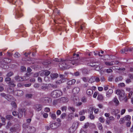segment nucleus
<instances>
[{"mask_svg":"<svg viewBox=\"0 0 133 133\" xmlns=\"http://www.w3.org/2000/svg\"><path fill=\"white\" fill-rule=\"evenodd\" d=\"M74 57L70 58L69 60L66 59L63 61V59L62 61H61L59 64V66L60 68L64 69H67L69 68L71 64L77 65L79 64H82L81 60L79 59V55L78 54H73Z\"/></svg>","mask_w":133,"mask_h":133,"instance_id":"nucleus-1","label":"nucleus"},{"mask_svg":"<svg viewBox=\"0 0 133 133\" xmlns=\"http://www.w3.org/2000/svg\"><path fill=\"white\" fill-rule=\"evenodd\" d=\"M116 94L119 95V99L120 100H124L126 97V95L124 94V92L123 90L118 89L116 91Z\"/></svg>","mask_w":133,"mask_h":133,"instance_id":"nucleus-2","label":"nucleus"},{"mask_svg":"<svg viewBox=\"0 0 133 133\" xmlns=\"http://www.w3.org/2000/svg\"><path fill=\"white\" fill-rule=\"evenodd\" d=\"M62 95V91L59 90H56L52 91L51 95L53 97L57 98L59 97Z\"/></svg>","mask_w":133,"mask_h":133,"instance_id":"nucleus-3","label":"nucleus"},{"mask_svg":"<svg viewBox=\"0 0 133 133\" xmlns=\"http://www.w3.org/2000/svg\"><path fill=\"white\" fill-rule=\"evenodd\" d=\"M15 15L16 18H20L23 16L22 11L19 7L15 9Z\"/></svg>","mask_w":133,"mask_h":133,"instance_id":"nucleus-4","label":"nucleus"},{"mask_svg":"<svg viewBox=\"0 0 133 133\" xmlns=\"http://www.w3.org/2000/svg\"><path fill=\"white\" fill-rule=\"evenodd\" d=\"M98 63L97 61H95L92 58L89 59L88 60V63H87L88 66L92 67H95L97 66L96 63Z\"/></svg>","mask_w":133,"mask_h":133,"instance_id":"nucleus-5","label":"nucleus"},{"mask_svg":"<svg viewBox=\"0 0 133 133\" xmlns=\"http://www.w3.org/2000/svg\"><path fill=\"white\" fill-rule=\"evenodd\" d=\"M43 108L42 105L40 104H37L34 105L33 107V108L35 110L39 111H41Z\"/></svg>","mask_w":133,"mask_h":133,"instance_id":"nucleus-6","label":"nucleus"},{"mask_svg":"<svg viewBox=\"0 0 133 133\" xmlns=\"http://www.w3.org/2000/svg\"><path fill=\"white\" fill-rule=\"evenodd\" d=\"M25 111V108H24L21 109L20 110H19V112L18 114V117L19 118H21L23 116V113H24V115H26Z\"/></svg>","mask_w":133,"mask_h":133,"instance_id":"nucleus-7","label":"nucleus"},{"mask_svg":"<svg viewBox=\"0 0 133 133\" xmlns=\"http://www.w3.org/2000/svg\"><path fill=\"white\" fill-rule=\"evenodd\" d=\"M40 90H45L48 89V84H47L42 83L40 85Z\"/></svg>","mask_w":133,"mask_h":133,"instance_id":"nucleus-8","label":"nucleus"},{"mask_svg":"<svg viewBox=\"0 0 133 133\" xmlns=\"http://www.w3.org/2000/svg\"><path fill=\"white\" fill-rule=\"evenodd\" d=\"M23 91L21 90H18L14 92L15 95L18 96H21L23 95Z\"/></svg>","mask_w":133,"mask_h":133,"instance_id":"nucleus-9","label":"nucleus"},{"mask_svg":"<svg viewBox=\"0 0 133 133\" xmlns=\"http://www.w3.org/2000/svg\"><path fill=\"white\" fill-rule=\"evenodd\" d=\"M111 114L113 115L116 116L117 114L119 112L120 110L118 109H112L111 110Z\"/></svg>","mask_w":133,"mask_h":133,"instance_id":"nucleus-10","label":"nucleus"},{"mask_svg":"<svg viewBox=\"0 0 133 133\" xmlns=\"http://www.w3.org/2000/svg\"><path fill=\"white\" fill-rule=\"evenodd\" d=\"M58 123H52L50 124V128L52 129H55L57 128L58 127Z\"/></svg>","mask_w":133,"mask_h":133,"instance_id":"nucleus-11","label":"nucleus"},{"mask_svg":"<svg viewBox=\"0 0 133 133\" xmlns=\"http://www.w3.org/2000/svg\"><path fill=\"white\" fill-rule=\"evenodd\" d=\"M60 103H66L68 102V99L67 98L65 97H61L59 99Z\"/></svg>","mask_w":133,"mask_h":133,"instance_id":"nucleus-12","label":"nucleus"},{"mask_svg":"<svg viewBox=\"0 0 133 133\" xmlns=\"http://www.w3.org/2000/svg\"><path fill=\"white\" fill-rule=\"evenodd\" d=\"M112 101L115 103V105L116 106H118L119 104V102L116 96L114 98Z\"/></svg>","mask_w":133,"mask_h":133,"instance_id":"nucleus-13","label":"nucleus"},{"mask_svg":"<svg viewBox=\"0 0 133 133\" xmlns=\"http://www.w3.org/2000/svg\"><path fill=\"white\" fill-rule=\"evenodd\" d=\"M113 92V90L112 89H109L108 91L106 93V96L107 97L109 98L111 95L112 94Z\"/></svg>","mask_w":133,"mask_h":133,"instance_id":"nucleus-14","label":"nucleus"},{"mask_svg":"<svg viewBox=\"0 0 133 133\" xmlns=\"http://www.w3.org/2000/svg\"><path fill=\"white\" fill-rule=\"evenodd\" d=\"M1 95L2 97H4L8 100H9V99L8 98H11L12 97V96L9 95H6L5 93H1Z\"/></svg>","mask_w":133,"mask_h":133,"instance_id":"nucleus-15","label":"nucleus"},{"mask_svg":"<svg viewBox=\"0 0 133 133\" xmlns=\"http://www.w3.org/2000/svg\"><path fill=\"white\" fill-rule=\"evenodd\" d=\"M75 82L76 80L75 79H72L71 80L68 81L67 83L68 85H74Z\"/></svg>","mask_w":133,"mask_h":133,"instance_id":"nucleus-16","label":"nucleus"},{"mask_svg":"<svg viewBox=\"0 0 133 133\" xmlns=\"http://www.w3.org/2000/svg\"><path fill=\"white\" fill-rule=\"evenodd\" d=\"M79 125L78 123L77 122H74L72 125V127L75 130H76L77 128Z\"/></svg>","mask_w":133,"mask_h":133,"instance_id":"nucleus-17","label":"nucleus"},{"mask_svg":"<svg viewBox=\"0 0 133 133\" xmlns=\"http://www.w3.org/2000/svg\"><path fill=\"white\" fill-rule=\"evenodd\" d=\"M15 79L17 81H23V79L21 77H20L18 75L15 76Z\"/></svg>","mask_w":133,"mask_h":133,"instance_id":"nucleus-18","label":"nucleus"},{"mask_svg":"<svg viewBox=\"0 0 133 133\" xmlns=\"http://www.w3.org/2000/svg\"><path fill=\"white\" fill-rule=\"evenodd\" d=\"M79 91V88L78 87L75 88L72 90L74 94H77Z\"/></svg>","mask_w":133,"mask_h":133,"instance_id":"nucleus-19","label":"nucleus"},{"mask_svg":"<svg viewBox=\"0 0 133 133\" xmlns=\"http://www.w3.org/2000/svg\"><path fill=\"white\" fill-rule=\"evenodd\" d=\"M58 74H51L50 76L51 78L54 79L57 78L58 76Z\"/></svg>","mask_w":133,"mask_h":133,"instance_id":"nucleus-20","label":"nucleus"},{"mask_svg":"<svg viewBox=\"0 0 133 133\" xmlns=\"http://www.w3.org/2000/svg\"><path fill=\"white\" fill-rule=\"evenodd\" d=\"M87 93L88 95L90 96L92 94L93 91L91 89H88L87 90Z\"/></svg>","mask_w":133,"mask_h":133,"instance_id":"nucleus-21","label":"nucleus"},{"mask_svg":"<svg viewBox=\"0 0 133 133\" xmlns=\"http://www.w3.org/2000/svg\"><path fill=\"white\" fill-rule=\"evenodd\" d=\"M76 130L71 127L69 128L68 132L69 133H73Z\"/></svg>","mask_w":133,"mask_h":133,"instance_id":"nucleus-22","label":"nucleus"},{"mask_svg":"<svg viewBox=\"0 0 133 133\" xmlns=\"http://www.w3.org/2000/svg\"><path fill=\"white\" fill-rule=\"evenodd\" d=\"M50 115L52 119L55 120L56 119V117L55 114L50 113Z\"/></svg>","mask_w":133,"mask_h":133,"instance_id":"nucleus-23","label":"nucleus"},{"mask_svg":"<svg viewBox=\"0 0 133 133\" xmlns=\"http://www.w3.org/2000/svg\"><path fill=\"white\" fill-rule=\"evenodd\" d=\"M103 97L101 94H99L98 95L97 99L99 101H102L103 100Z\"/></svg>","mask_w":133,"mask_h":133,"instance_id":"nucleus-24","label":"nucleus"},{"mask_svg":"<svg viewBox=\"0 0 133 133\" xmlns=\"http://www.w3.org/2000/svg\"><path fill=\"white\" fill-rule=\"evenodd\" d=\"M64 79H62L60 80H57L56 81V83L57 84H60L64 82Z\"/></svg>","mask_w":133,"mask_h":133,"instance_id":"nucleus-25","label":"nucleus"},{"mask_svg":"<svg viewBox=\"0 0 133 133\" xmlns=\"http://www.w3.org/2000/svg\"><path fill=\"white\" fill-rule=\"evenodd\" d=\"M50 73V72L48 70L44 71L43 75L44 74L45 76H48Z\"/></svg>","mask_w":133,"mask_h":133,"instance_id":"nucleus-26","label":"nucleus"},{"mask_svg":"<svg viewBox=\"0 0 133 133\" xmlns=\"http://www.w3.org/2000/svg\"><path fill=\"white\" fill-rule=\"evenodd\" d=\"M90 115L89 116L90 118L91 119H94L95 117L94 115H92L93 110H92L90 111Z\"/></svg>","mask_w":133,"mask_h":133,"instance_id":"nucleus-27","label":"nucleus"},{"mask_svg":"<svg viewBox=\"0 0 133 133\" xmlns=\"http://www.w3.org/2000/svg\"><path fill=\"white\" fill-rule=\"evenodd\" d=\"M125 121H129L131 119V117L129 115H127L124 117Z\"/></svg>","mask_w":133,"mask_h":133,"instance_id":"nucleus-28","label":"nucleus"},{"mask_svg":"<svg viewBox=\"0 0 133 133\" xmlns=\"http://www.w3.org/2000/svg\"><path fill=\"white\" fill-rule=\"evenodd\" d=\"M29 129L30 132L32 133L36 131V129L34 127H30Z\"/></svg>","mask_w":133,"mask_h":133,"instance_id":"nucleus-29","label":"nucleus"},{"mask_svg":"<svg viewBox=\"0 0 133 133\" xmlns=\"http://www.w3.org/2000/svg\"><path fill=\"white\" fill-rule=\"evenodd\" d=\"M62 60H63V59L61 58L58 59V58H55L51 61V63H53L54 61L60 62L62 61Z\"/></svg>","mask_w":133,"mask_h":133,"instance_id":"nucleus-30","label":"nucleus"},{"mask_svg":"<svg viewBox=\"0 0 133 133\" xmlns=\"http://www.w3.org/2000/svg\"><path fill=\"white\" fill-rule=\"evenodd\" d=\"M33 96V95L31 94H27L25 95L26 97L27 98H31Z\"/></svg>","mask_w":133,"mask_h":133,"instance_id":"nucleus-31","label":"nucleus"},{"mask_svg":"<svg viewBox=\"0 0 133 133\" xmlns=\"http://www.w3.org/2000/svg\"><path fill=\"white\" fill-rule=\"evenodd\" d=\"M114 62L111 61V62H105V64L107 65L111 66L114 64Z\"/></svg>","mask_w":133,"mask_h":133,"instance_id":"nucleus-32","label":"nucleus"},{"mask_svg":"<svg viewBox=\"0 0 133 133\" xmlns=\"http://www.w3.org/2000/svg\"><path fill=\"white\" fill-rule=\"evenodd\" d=\"M44 18V17L42 16H37L36 17V19L38 21L41 20L43 19Z\"/></svg>","mask_w":133,"mask_h":133,"instance_id":"nucleus-33","label":"nucleus"},{"mask_svg":"<svg viewBox=\"0 0 133 133\" xmlns=\"http://www.w3.org/2000/svg\"><path fill=\"white\" fill-rule=\"evenodd\" d=\"M89 83H92L95 82V77H92L90 78L89 80Z\"/></svg>","mask_w":133,"mask_h":133,"instance_id":"nucleus-34","label":"nucleus"},{"mask_svg":"<svg viewBox=\"0 0 133 133\" xmlns=\"http://www.w3.org/2000/svg\"><path fill=\"white\" fill-rule=\"evenodd\" d=\"M124 118H121L120 119V120L119 121V122L120 124H122L124 123L125 122V121Z\"/></svg>","mask_w":133,"mask_h":133,"instance_id":"nucleus-35","label":"nucleus"},{"mask_svg":"<svg viewBox=\"0 0 133 133\" xmlns=\"http://www.w3.org/2000/svg\"><path fill=\"white\" fill-rule=\"evenodd\" d=\"M51 62L48 61L46 60L44 61L43 63V64L44 65H47L49 64H50Z\"/></svg>","mask_w":133,"mask_h":133,"instance_id":"nucleus-36","label":"nucleus"},{"mask_svg":"<svg viewBox=\"0 0 133 133\" xmlns=\"http://www.w3.org/2000/svg\"><path fill=\"white\" fill-rule=\"evenodd\" d=\"M8 83L9 85L11 87H15L16 86V84L13 82L10 81Z\"/></svg>","mask_w":133,"mask_h":133,"instance_id":"nucleus-37","label":"nucleus"},{"mask_svg":"<svg viewBox=\"0 0 133 133\" xmlns=\"http://www.w3.org/2000/svg\"><path fill=\"white\" fill-rule=\"evenodd\" d=\"M48 84V86H49V87H52L54 88H56L57 87V86L56 85H54L52 84Z\"/></svg>","mask_w":133,"mask_h":133,"instance_id":"nucleus-38","label":"nucleus"},{"mask_svg":"<svg viewBox=\"0 0 133 133\" xmlns=\"http://www.w3.org/2000/svg\"><path fill=\"white\" fill-rule=\"evenodd\" d=\"M14 75L13 72L10 71L6 75V76L8 77H9L11 76Z\"/></svg>","mask_w":133,"mask_h":133,"instance_id":"nucleus-39","label":"nucleus"},{"mask_svg":"<svg viewBox=\"0 0 133 133\" xmlns=\"http://www.w3.org/2000/svg\"><path fill=\"white\" fill-rule=\"evenodd\" d=\"M14 57L16 58H18L20 56V55L18 52H16L14 55Z\"/></svg>","mask_w":133,"mask_h":133,"instance_id":"nucleus-40","label":"nucleus"},{"mask_svg":"<svg viewBox=\"0 0 133 133\" xmlns=\"http://www.w3.org/2000/svg\"><path fill=\"white\" fill-rule=\"evenodd\" d=\"M99 120L102 123H103L104 122L105 119L104 118L102 117H101L99 118Z\"/></svg>","mask_w":133,"mask_h":133,"instance_id":"nucleus-41","label":"nucleus"},{"mask_svg":"<svg viewBox=\"0 0 133 133\" xmlns=\"http://www.w3.org/2000/svg\"><path fill=\"white\" fill-rule=\"evenodd\" d=\"M98 127L99 129L100 130H102L103 127L102 124L101 123H98Z\"/></svg>","mask_w":133,"mask_h":133,"instance_id":"nucleus-42","label":"nucleus"},{"mask_svg":"<svg viewBox=\"0 0 133 133\" xmlns=\"http://www.w3.org/2000/svg\"><path fill=\"white\" fill-rule=\"evenodd\" d=\"M129 50L126 49H124L121 50V54H123L125 53V52L128 51Z\"/></svg>","mask_w":133,"mask_h":133,"instance_id":"nucleus-43","label":"nucleus"},{"mask_svg":"<svg viewBox=\"0 0 133 133\" xmlns=\"http://www.w3.org/2000/svg\"><path fill=\"white\" fill-rule=\"evenodd\" d=\"M44 100L46 101V103H49L51 101L50 99L48 98H45L44 99Z\"/></svg>","mask_w":133,"mask_h":133,"instance_id":"nucleus-44","label":"nucleus"},{"mask_svg":"<svg viewBox=\"0 0 133 133\" xmlns=\"http://www.w3.org/2000/svg\"><path fill=\"white\" fill-rule=\"evenodd\" d=\"M122 77H117L115 79V81L116 82H117L119 81H121L122 80Z\"/></svg>","mask_w":133,"mask_h":133,"instance_id":"nucleus-45","label":"nucleus"},{"mask_svg":"<svg viewBox=\"0 0 133 133\" xmlns=\"http://www.w3.org/2000/svg\"><path fill=\"white\" fill-rule=\"evenodd\" d=\"M61 109L63 111H66L67 109V107L65 106H63L61 107Z\"/></svg>","mask_w":133,"mask_h":133,"instance_id":"nucleus-46","label":"nucleus"},{"mask_svg":"<svg viewBox=\"0 0 133 133\" xmlns=\"http://www.w3.org/2000/svg\"><path fill=\"white\" fill-rule=\"evenodd\" d=\"M10 3H12V4H14L17 1V0H7Z\"/></svg>","mask_w":133,"mask_h":133,"instance_id":"nucleus-47","label":"nucleus"},{"mask_svg":"<svg viewBox=\"0 0 133 133\" xmlns=\"http://www.w3.org/2000/svg\"><path fill=\"white\" fill-rule=\"evenodd\" d=\"M11 104L12 106V107L14 108H16L17 107V105L15 102H12L11 103Z\"/></svg>","mask_w":133,"mask_h":133,"instance_id":"nucleus-48","label":"nucleus"},{"mask_svg":"<svg viewBox=\"0 0 133 133\" xmlns=\"http://www.w3.org/2000/svg\"><path fill=\"white\" fill-rule=\"evenodd\" d=\"M72 116L70 115H69L68 116V117L67 119V121H70L72 120Z\"/></svg>","mask_w":133,"mask_h":133,"instance_id":"nucleus-49","label":"nucleus"},{"mask_svg":"<svg viewBox=\"0 0 133 133\" xmlns=\"http://www.w3.org/2000/svg\"><path fill=\"white\" fill-rule=\"evenodd\" d=\"M81 101L83 103H85L87 101V98L85 97H83L82 98Z\"/></svg>","mask_w":133,"mask_h":133,"instance_id":"nucleus-50","label":"nucleus"},{"mask_svg":"<svg viewBox=\"0 0 133 133\" xmlns=\"http://www.w3.org/2000/svg\"><path fill=\"white\" fill-rule=\"evenodd\" d=\"M125 81L127 83L129 84V83L131 82V79L127 78L125 79Z\"/></svg>","mask_w":133,"mask_h":133,"instance_id":"nucleus-51","label":"nucleus"},{"mask_svg":"<svg viewBox=\"0 0 133 133\" xmlns=\"http://www.w3.org/2000/svg\"><path fill=\"white\" fill-rule=\"evenodd\" d=\"M11 78L9 77H7L5 78V81L7 83L8 82H9L10 81Z\"/></svg>","mask_w":133,"mask_h":133,"instance_id":"nucleus-52","label":"nucleus"},{"mask_svg":"<svg viewBox=\"0 0 133 133\" xmlns=\"http://www.w3.org/2000/svg\"><path fill=\"white\" fill-rule=\"evenodd\" d=\"M66 116V114L65 113H62L61 116V118L62 119H64L65 116Z\"/></svg>","mask_w":133,"mask_h":133,"instance_id":"nucleus-53","label":"nucleus"},{"mask_svg":"<svg viewBox=\"0 0 133 133\" xmlns=\"http://www.w3.org/2000/svg\"><path fill=\"white\" fill-rule=\"evenodd\" d=\"M12 116L11 115H7L6 116V118L8 120H10L11 119H12Z\"/></svg>","mask_w":133,"mask_h":133,"instance_id":"nucleus-54","label":"nucleus"},{"mask_svg":"<svg viewBox=\"0 0 133 133\" xmlns=\"http://www.w3.org/2000/svg\"><path fill=\"white\" fill-rule=\"evenodd\" d=\"M68 109L73 112H74L75 111V109L73 107H68Z\"/></svg>","mask_w":133,"mask_h":133,"instance_id":"nucleus-55","label":"nucleus"},{"mask_svg":"<svg viewBox=\"0 0 133 133\" xmlns=\"http://www.w3.org/2000/svg\"><path fill=\"white\" fill-rule=\"evenodd\" d=\"M44 111L46 112H49L50 111V109L49 108L46 107L44 108Z\"/></svg>","mask_w":133,"mask_h":133,"instance_id":"nucleus-56","label":"nucleus"},{"mask_svg":"<svg viewBox=\"0 0 133 133\" xmlns=\"http://www.w3.org/2000/svg\"><path fill=\"white\" fill-rule=\"evenodd\" d=\"M85 110H83L79 112V114L80 115H83L85 113Z\"/></svg>","mask_w":133,"mask_h":133,"instance_id":"nucleus-57","label":"nucleus"},{"mask_svg":"<svg viewBox=\"0 0 133 133\" xmlns=\"http://www.w3.org/2000/svg\"><path fill=\"white\" fill-rule=\"evenodd\" d=\"M1 66L2 68H3L4 69H6L8 67L6 65H5V64L3 65V64H2L1 65Z\"/></svg>","mask_w":133,"mask_h":133,"instance_id":"nucleus-58","label":"nucleus"},{"mask_svg":"<svg viewBox=\"0 0 133 133\" xmlns=\"http://www.w3.org/2000/svg\"><path fill=\"white\" fill-rule=\"evenodd\" d=\"M1 120L2 121V122L3 123V124H2L3 125H4L5 124V118L2 117L1 118Z\"/></svg>","mask_w":133,"mask_h":133,"instance_id":"nucleus-59","label":"nucleus"},{"mask_svg":"<svg viewBox=\"0 0 133 133\" xmlns=\"http://www.w3.org/2000/svg\"><path fill=\"white\" fill-rule=\"evenodd\" d=\"M34 86L35 88H38L40 87V85L39 84L36 83L34 84Z\"/></svg>","mask_w":133,"mask_h":133,"instance_id":"nucleus-60","label":"nucleus"},{"mask_svg":"<svg viewBox=\"0 0 133 133\" xmlns=\"http://www.w3.org/2000/svg\"><path fill=\"white\" fill-rule=\"evenodd\" d=\"M89 123H87L85 124V125L83 126V128H87L89 126Z\"/></svg>","mask_w":133,"mask_h":133,"instance_id":"nucleus-61","label":"nucleus"},{"mask_svg":"<svg viewBox=\"0 0 133 133\" xmlns=\"http://www.w3.org/2000/svg\"><path fill=\"white\" fill-rule=\"evenodd\" d=\"M83 80L85 82H87L88 81V79L87 78L85 77H83L82 78Z\"/></svg>","mask_w":133,"mask_h":133,"instance_id":"nucleus-62","label":"nucleus"},{"mask_svg":"<svg viewBox=\"0 0 133 133\" xmlns=\"http://www.w3.org/2000/svg\"><path fill=\"white\" fill-rule=\"evenodd\" d=\"M131 124V122L130 121H128L126 123V125L128 127H129Z\"/></svg>","mask_w":133,"mask_h":133,"instance_id":"nucleus-63","label":"nucleus"},{"mask_svg":"<svg viewBox=\"0 0 133 133\" xmlns=\"http://www.w3.org/2000/svg\"><path fill=\"white\" fill-rule=\"evenodd\" d=\"M128 76L129 78L131 79H133V74H129Z\"/></svg>","mask_w":133,"mask_h":133,"instance_id":"nucleus-64","label":"nucleus"}]
</instances>
